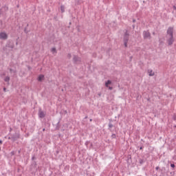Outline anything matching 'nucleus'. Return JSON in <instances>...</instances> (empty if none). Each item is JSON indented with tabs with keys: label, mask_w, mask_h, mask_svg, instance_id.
Here are the masks:
<instances>
[{
	"label": "nucleus",
	"mask_w": 176,
	"mask_h": 176,
	"mask_svg": "<svg viewBox=\"0 0 176 176\" xmlns=\"http://www.w3.org/2000/svg\"><path fill=\"white\" fill-rule=\"evenodd\" d=\"M2 140H0V145H2Z\"/></svg>",
	"instance_id": "cd10ccee"
},
{
	"label": "nucleus",
	"mask_w": 176,
	"mask_h": 176,
	"mask_svg": "<svg viewBox=\"0 0 176 176\" xmlns=\"http://www.w3.org/2000/svg\"><path fill=\"white\" fill-rule=\"evenodd\" d=\"M174 127H175V128H176V125H175V126H174Z\"/></svg>",
	"instance_id": "a19ab883"
},
{
	"label": "nucleus",
	"mask_w": 176,
	"mask_h": 176,
	"mask_svg": "<svg viewBox=\"0 0 176 176\" xmlns=\"http://www.w3.org/2000/svg\"><path fill=\"white\" fill-rule=\"evenodd\" d=\"M159 166H157L156 168H155V169L157 170H159Z\"/></svg>",
	"instance_id": "c756f323"
},
{
	"label": "nucleus",
	"mask_w": 176,
	"mask_h": 176,
	"mask_svg": "<svg viewBox=\"0 0 176 176\" xmlns=\"http://www.w3.org/2000/svg\"><path fill=\"white\" fill-rule=\"evenodd\" d=\"M60 11L61 13H64V12H65V7L64 6H60Z\"/></svg>",
	"instance_id": "f8f14e48"
},
{
	"label": "nucleus",
	"mask_w": 176,
	"mask_h": 176,
	"mask_svg": "<svg viewBox=\"0 0 176 176\" xmlns=\"http://www.w3.org/2000/svg\"><path fill=\"white\" fill-rule=\"evenodd\" d=\"M111 83H112V82L111 80H108L107 82L105 83L106 87H108V85H111Z\"/></svg>",
	"instance_id": "4468645a"
},
{
	"label": "nucleus",
	"mask_w": 176,
	"mask_h": 176,
	"mask_svg": "<svg viewBox=\"0 0 176 176\" xmlns=\"http://www.w3.org/2000/svg\"><path fill=\"white\" fill-rule=\"evenodd\" d=\"M73 63L74 64H78L79 63H82V58H80V57H78L76 55H74V56H73Z\"/></svg>",
	"instance_id": "7ed1b4c3"
},
{
	"label": "nucleus",
	"mask_w": 176,
	"mask_h": 176,
	"mask_svg": "<svg viewBox=\"0 0 176 176\" xmlns=\"http://www.w3.org/2000/svg\"><path fill=\"white\" fill-rule=\"evenodd\" d=\"M98 96H101V94H98Z\"/></svg>",
	"instance_id": "f704fd0d"
},
{
	"label": "nucleus",
	"mask_w": 176,
	"mask_h": 176,
	"mask_svg": "<svg viewBox=\"0 0 176 176\" xmlns=\"http://www.w3.org/2000/svg\"><path fill=\"white\" fill-rule=\"evenodd\" d=\"M19 138H20V133H15L11 137L12 141L13 142H14V141H17V140H19Z\"/></svg>",
	"instance_id": "39448f33"
},
{
	"label": "nucleus",
	"mask_w": 176,
	"mask_h": 176,
	"mask_svg": "<svg viewBox=\"0 0 176 176\" xmlns=\"http://www.w3.org/2000/svg\"><path fill=\"white\" fill-rule=\"evenodd\" d=\"M6 46V47H9L10 49H14V42H13V41L12 40H9L7 42V44Z\"/></svg>",
	"instance_id": "20e7f679"
},
{
	"label": "nucleus",
	"mask_w": 176,
	"mask_h": 176,
	"mask_svg": "<svg viewBox=\"0 0 176 176\" xmlns=\"http://www.w3.org/2000/svg\"><path fill=\"white\" fill-rule=\"evenodd\" d=\"M129 36H130V34H129L127 31H126L124 35V42H129Z\"/></svg>",
	"instance_id": "1a4fd4ad"
},
{
	"label": "nucleus",
	"mask_w": 176,
	"mask_h": 176,
	"mask_svg": "<svg viewBox=\"0 0 176 176\" xmlns=\"http://www.w3.org/2000/svg\"><path fill=\"white\" fill-rule=\"evenodd\" d=\"M140 149H142V147H140Z\"/></svg>",
	"instance_id": "79ce46f5"
},
{
	"label": "nucleus",
	"mask_w": 176,
	"mask_h": 176,
	"mask_svg": "<svg viewBox=\"0 0 176 176\" xmlns=\"http://www.w3.org/2000/svg\"><path fill=\"white\" fill-rule=\"evenodd\" d=\"M111 138H116V134H112L111 135Z\"/></svg>",
	"instance_id": "412c9836"
},
{
	"label": "nucleus",
	"mask_w": 176,
	"mask_h": 176,
	"mask_svg": "<svg viewBox=\"0 0 176 176\" xmlns=\"http://www.w3.org/2000/svg\"><path fill=\"white\" fill-rule=\"evenodd\" d=\"M25 34H28V31H27V29H25Z\"/></svg>",
	"instance_id": "b1692460"
},
{
	"label": "nucleus",
	"mask_w": 176,
	"mask_h": 176,
	"mask_svg": "<svg viewBox=\"0 0 176 176\" xmlns=\"http://www.w3.org/2000/svg\"><path fill=\"white\" fill-rule=\"evenodd\" d=\"M8 140H12V137H9Z\"/></svg>",
	"instance_id": "2f4dec72"
},
{
	"label": "nucleus",
	"mask_w": 176,
	"mask_h": 176,
	"mask_svg": "<svg viewBox=\"0 0 176 176\" xmlns=\"http://www.w3.org/2000/svg\"><path fill=\"white\" fill-rule=\"evenodd\" d=\"M113 127V124L111 123V122L109 123V130H111Z\"/></svg>",
	"instance_id": "2eb2a0df"
},
{
	"label": "nucleus",
	"mask_w": 176,
	"mask_h": 176,
	"mask_svg": "<svg viewBox=\"0 0 176 176\" xmlns=\"http://www.w3.org/2000/svg\"><path fill=\"white\" fill-rule=\"evenodd\" d=\"M11 154H12V155H14V151H12V152H11Z\"/></svg>",
	"instance_id": "c85d7f7f"
},
{
	"label": "nucleus",
	"mask_w": 176,
	"mask_h": 176,
	"mask_svg": "<svg viewBox=\"0 0 176 176\" xmlns=\"http://www.w3.org/2000/svg\"><path fill=\"white\" fill-rule=\"evenodd\" d=\"M143 37L144 39H151L152 36H151V32H149V30H144L143 32Z\"/></svg>",
	"instance_id": "f03ea898"
},
{
	"label": "nucleus",
	"mask_w": 176,
	"mask_h": 176,
	"mask_svg": "<svg viewBox=\"0 0 176 176\" xmlns=\"http://www.w3.org/2000/svg\"><path fill=\"white\" fill-rule=\"evenodd\" d=\"M71 24H72V23L71 22H69V25H71Z\"/></svg>",
	"instance_id": "e433bc0d"
},
{
	"label": "nucleus",
	"mask_w": 176,
	"mask_h": 176,
	"mask_svg": "<svg viewBox=\"0 0 176 176\" xmlns=\"http://www.w3.org/2000/svg\"><path fill=\"white\" fill-rule=\"evenodd\" d=\"M3 91H5V92L6 91V88H5V87L3 88Z\"/></svg>",
	"instance_id": "7c9ffc66"
},
{
	"label": "nucleus",
	"mask_w": 176,
	"mask_h": 176,
	"mask_svg": "<svg viewBox=\"0 0 176 176\" xmlns=\"http://www.w3.org/2000/svg\"><path fill=\"white\" fill-rule=\"evenodd\" d=\"M10 80V77L9 76H6L5 78H4V81L7 82V83H9V81Z\"/></svg>",
	"instance_id": "ddd939ff"
},
{
	"label": "nucleus",
	"mask_w": 176,
	"mask_h": 176,
	"mask_svg": "<svg viewBox=\"0 0 176 176\" xmlns=\"http://www.w3.org/2000/svg\"><path fill=\"white\" fill-rule=\"evenodd\" d=\"M16 45H19V42L18 41L16 42Z\"/></svg>",
	"instance_id": "72a5a7b5"
},
{
	"label": "nucleus",
	"mask_w": 176,
	"mask_h": 176,
	"mask_svg": "<svg viewBox=\"0 0 176 176\" xmlns=\"http://www.w3.org/2000/svg\"><path fill=\"white\" fill-rule=\"evenodd\" d=\"M18 153H19V154L21 153V149H20V150L18 151Z\"/></svg>",
	"instance_id": "393cba45"
},
{
	"label": "nucleus",
	"mask_w": 176,
	"mask_h": 176,
	"mask_svg": "<svg viewBox=\"0 0 176 176\" xmlns=\"http://www.w3.org/2000/svg\"><path fill=\"white\" fill-rule=\"evenodd\" d=\"M0 39H3V41H6V39H8V34L6 32H1Z\"/></svg>",
	"instance_id": "0eeeda50"
},
{
	"label": "nucleus",
	"mask_w": 176,
	"mask_h": 176,
	"mask_svg": "<svg viewBox=\"0 0 176 176\" xmlns=\"http://www.w3.org/2000/svg\"><path fill=\"white\" fill-rule=\"evenodd\" d=\"M144 162H145V161H144V160H142V159H140V160H139V163H140V164H143L144 163Z\"/></svg>",
	"instance_id": "f3484780"
},
{
	"label": "nucleus",
	"mask_w": 176,
	"mask_h": 176,
	"mask_svg": "<svg viewBox=\"0 0 176 176\" xmlns=\"http://www.w3.org/2000/svg\"><path fill=\"white\" fill-rule=\"evenodd\" d=\"M51 52H52V53H57V50H56V47L52 48Z\"/></svg>",
	"instance_id": "dca6fc26"
},
{
	"label": "nucleus",
	"mask_w": 176,
	"mask_h": 176,
	"mask_svg": "<svg viewBox=\"0 0 176 176\" xmlns=\"http://www.w3.org/2000/svg\"><path fill=\"white\" fill-rule=\"evenodd\" d=\"M153 35H155V32H153Z\"/></svg>",
	"instance_id": "4c0bfd02"
},
{
	"label": "nucleus",
	"mask_w": 176,
	"mask_h": 176,
	"mask_svg": "<svg viewBox=\"0 0 176 176\" xmlns=\"http://www.w3.org/2000/svg\"><path fill=\"white\" fill-rule=\"evenodd\" d=\"M173 10H176V6H173Z\"/></svg>",
	"instance_id": "bb28decb"
},
{
	"label": "nucleus",
	"mask_w": 176,
	"mask_h": 176,
	"mask_svg": "<svg viewBox=\"0 0 176 176\" xmlns=\"http://www.w3.org/2000/svg\"><path fill=\"white\" fill-rule=\"evenodd\" d=\"M85 119H87V117H85Z\"/></svg>",
	"instance_id": "58836bf2"
},
{
	"label": "nucleus",
	"mask_w": 176,
	"mask_h": 176,
	"mask_svg": "<svg viewBox=\"0 0 176 176\" xmlns=\"http://www.w3.org/2000/svg\"><path fill=\"white\" fill-rule=\"evenodd\" d=\"M9 10V8L6 6H4L0 9V15L3 14L5 12H8Z\"/></svg>",
	"instance_id": "423d86ee"
},
{
	"label": "nucleus",
	"mask_w": 176,
	"mask_h": 176,
	"mask_svg": "<svg viewBox=\"0 0 176 176\" xmlns=\"http://www.w3.org/2000/svg\"><path fill=\"white\" fill-rule=\"evenodd\" d=\"M112 89H113L112 87H109V90H112Z\"/></svg>",
	"instance_id": "a878e982"
},
{
	"label": "nucleus",
	"mask_w": 176,
	"mask_h": 176,
	"mask_svg": "<svg viewBox=\"0 0 176 176\" xmlns=\"http://www.w3.org/2000/svg\"><path fill=\"white\" fill-rule=\"evenodd\" d=\"M170 167H172L173 168H174L175 167V165L174 164H170Z\"/></svg>",
	"instance_id": "4be33fe9"
},
{
	"label": "nucleus",
	"mask_w": 176,
	"mask_h": 176,
	"mask_svg": "<svg viewBox=\"0 0 176 176\" xmlns=\"http://www.w3.org/2000/svg\"><path fill=\"white\" fill-rule=\"evenodd\" d=\"M38 116L39 118H41V119H43V118H45V116H46V113L45 112H43V111H41V109L38 111Z\"/></svg>",
	"instance_id": "6e6552de"
},
{
	"label": "nucleus",
	"mask_w": 176,
	"mask_h": 176,
	"mask_svg": "<svg viewBox=\"0 0 176 176\" xmlns=\"http://www.w3.org/2000/svg\"><path fill=\"white\" fill-rule=\"evenodd\" d=\"M45 129H43V131H45Z\"/></svg>",
	"instance_id": "c9c22d12"
},
{
	"label": "nucleus",
	"mask_w": 176,
	"mask_h": 176,
	"mask_svg": "<svg viewBox=\"0 0 176 176\" xmlns=\"http://www.w3.org/2000/svg\"><path fill=\"white\" fill-rule=\"evenodd\" d=\"M71 57H72V55H71V54H67V58H68L69 59H71Z\"/></svg>",
	"instance_id": "aec40b11"
},
{
	"label": "nucleus",
	"mask_w": 176,
	"mask_h": 176,
	"mask_svg": "<svg viewBox=\"0 0 176 176\" xmlns=\"http://www.w3.org/2000/svg\"><path fill=\"white\" fill-rule=\"evenodd\" d=\"M10 72H13L14 74H16V70H14L13 69H10Z\"/></svg>",
	"instance_id": "a211bd4d"
},
{
	"label": "nucleus",
	"mask_w": 176,
	"mask_h": 176,
	"mask_svg": "<svg viewBox=\"0 0 176 176\" xmlns=\"http://www.w3.org/2000/svg\"><path fill=\"white\" fill-rule=\"evenodd\" d=\"M166 38L168 46L174 43V28L169 27L166 32Z\"/></svg>",
	"instance_id": "f257e3e1"
},
{
	"label": "nucleus",
	"mask_w": 176,
	"mask_h": 176,
	"mask_svg": "<svg viewBox=\"0 0 176 176\" xmlns=\"http://www.w3.org/2000/svg\"><path fill=\"white\" fill-rule=\"evenodd\" d=\"M91 120H91V119H90V122H91Z\"/></svg>",
	"instance_id": "ea45409f"
},
{
	"label": "nucleus",
	"mask_w": 176,
	"mask_h": 176,
	"mask_svg": "<svg viewBox=\"0 0 176 176\" xmlns=\"http://www.w3.org/2000/svg\"><path fill=\"white\" fill-rule=\"evenodd\" d=\"M129 41H124V45L125 46V47H127V43Z\"/></svg>",
	"instance_id": "6ab92c4d"
},
{
	"label": "nucleus",
	"mask_w": 176,
	"mask_h": 176,
	"mask_svg": "<svg viewBox=\"0 0 176 176\" xmlns=\"http://www.w3.org/2000/svg\"><path fill=\"white\" fill-rule=\"evenodd\" d=\"M148 76H155V72H153V70L148 69Z\"/></svg>",
	"instance_id": "9d476101"
},
{
	"label": "nucleus",
	"mask_w": 176,
	"mask_h": 176,
	"mask_svg": "<svg viewBox=\"0 0 176 176\" xmlns=\"http://www.w3.org/2000/svg\"><path fill=\"white\" fill-rule=\"evenodd\" d=\"M173 120H176V115L175 114L173 116Z\"/></svg>",
	"instance_id": "5701e85b"
},
{
	"label": "nucleus",
	"mask_w": 176,
	"mask_h": 176,
	"mask_svg": "<svg viewBox=\"0 0 176 176\" xmlns=\"http://www.w3.org/2000/svg\"><path fill=\"white\" fill-rule=\"evenodd\" d=\"M133 23H135V19H133Z\"/></svg>",
	"instance_id": "473e14b6"
},
{
	"label": "nucleus",
	"mask_w": 176,
	"mask_h": 176,
	"mask_svg": "<svg viewBox=\"0 0 176 176\" xmlns=\"http://www.w3.org/2000/svg\"><path fill=\"white\" fill-rule=\"evenodd\" d=\"M44 78H45V76L41 74L38 76V82H42V80H43Z\"/></svg>",
	"instance_id": "9b49d317"
},
{
	"label": "nucleus",
	"mask_w": 176,
	"mask_h": 176,
	"mask_svg": "<svg viewBox=\"0 0 176 176\" xmlns=\"http://www.w3.org/2000/svg\"><path fill=\"white\" fill-rule=\"evenodd\" d=\"M0 151H1V147H0Z\"/></svg>",
	"instance_id": "37998d69"
}]
</instances>
